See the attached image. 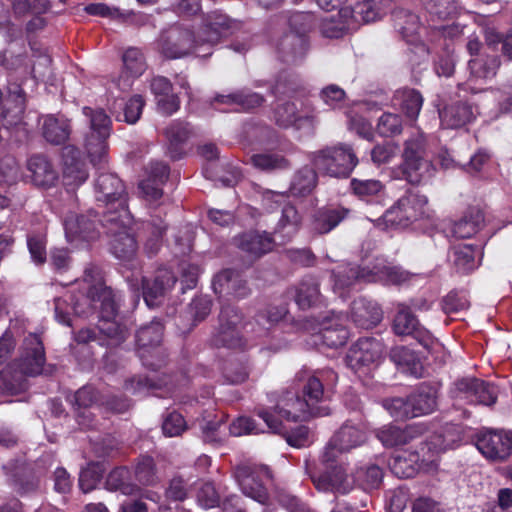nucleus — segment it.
Wrapping results in <instances>:
<instances>
[{"label": "nucleus", "instance_id": "obj_1", "mask_svg": "<svg viewBox=\"0 0 512 512\" xmlns=\"http://www.w3.org/2000/svg\"><path fill=\"white\" fill-rule=\"evenodd\" d=\"M336 379L337 374L332 369H303L295 376L301 395L284 389L268 393L267 400L273 411L287 420L300 421L326 416L330 413L325 405L326 392Z\"/></svg>", "mask_w": 512, "mask_h": 512}, {"label": "nucleus", "instance_id": "obj_2", "mask_svg": "<svg viewBox=\"0 0 512 512\" xmlns=\"http://www.w3.org/2000/svg\"><path fill=\"white\" fill-rule=\"evenodd\" d=\"M95 199L106 206L104 221L125 225L130 222L131 213L127 205L125 185L117 174L97 172L94 181Z\"/></svg>", "mask_w": 512, "mask_h": 512}, {"label": "nucleus", "instance_id": "obj_3", "mask_svg": "<svg viewBox=\"0 0 512 512\" xmlns=\"http://www.w3.org/2000/svg\"><path fill=\"white\" fill-rule=\"evenodd\" d=\"M346 452L340 449L331 438L326 444L319 467L309 472L310 478L318 491L347 494L351 490L345 466L339 461L340 455Z\"/></svg>", "mask_w": 512, "mask_h": 512}, {"label": "nucleus", "instance_id": "obj_4", "mask_svg": "<svg viewBox=\"0 0 512 512\" xmlns=\"http://www.w3.org/2000/svg\"><path fill=\"white\" fill-rule=\"evenodd\" d=\"M94 305L90 306L99 313L98 335L103 337L104 346L116 347L127 339V329L115 320L119 310L120 297L114 290L96 289L90 292Z\"/></svg>", "mask_w": 512, "mask_h": 512}, {"label": "nucleus", "instance_id": "obj_5", "mask_svg": "<svg viewBox=\"0 0 512 512\" xmlns=\"http://www.w3.org/2000/svg\"><path fill=\"white\" fill-rule=\"evenodd\" d=\"M438 389L427 382L419 384L406 397H393L383 401V407L395 420L429 415L437 409Z\"/></svg>", "mask_w": 512, "mask_h": 512}, {"label": "nucleus", "instance_id": "obj_6", "mask_svg": "<svg viewBox=\"0 0 512 512\" xmlns=\"http://www.w3.org/2000/svg\"><path fill=\"white\" fill-rule=\"evenodd\" d=\"M428 199L417 189H408L405 193L376 220L378 228L405 229L423 218Z\"/></svg>", "mask_w": 512, "mask_h": 512}, {"label": "nucleus", "instance_id": "obj_7", "mask_svg": "<svg viewBox=\"0 0 512 512\" xmlns=\"http://www.w3.org/2000/svg\"><path fill=\"white\" fill-rule=\"evenodd\" d=\"M311 162L315 169L324 175L348 178L359 160L349 144L338 143L313 152Z\"/></svg>", "mask_w": 512, "mask_h": 512}, {"label": "nucleus", "instance_id": "obj_8", "mask_svg": "<svg viewBox=\"0 0 512 512\" xmlns=\"http://www.w3.org/2000/svg\"><path fill=\"white\" fill-rule=\"evenodd\" d=\"M83 114L88 118L90 126V131L85 136L84 148L91 164L99 170L106 162L107 139L110 136L112 121L101 108L84 107Z\"/></svg>", "mask_w": 512, "mask_h": 512}, {"label": "nucleus", "instance_id": "obj_9", "mask_svg": "<svg viewBox=\"0 0 512 512\" xmlns=\"http://www.w3.org/2000/svg\"><path fill=\"white\" fill-rule=\"evenodd\" d=\"M265 208L273 212L281 210V216L274 228V234L280 237L281 242H289L299 232L302 226V215L294 204L289 201L287 192L267 190L263 193Z\"/></svg>", "mask_w": 512, "mask_h": 512}, {"label": "nucleus", "instance_id": "obj_10", "mask_svg": "<svg viewBox=\"0 0 512 512\" xmlns=\"http://www.w3.org/2000/svg\"><path fill=\"white\" fill-rule=\"evenodd\" d=\"M219 325L213 332L210 343L215 348L245 349L247 342L242 334L244 316L233 305H224L219 313Z\"/></svg>", "mask_w": 512, "mask_h": 512}, {"label": "nucleus", "instance_id": "obj_11", "mask_svg": "<svg viewBox=\"0 0 512 512\" xmlns=\"http://www.w3.org/2000/svg\"><path fill=\"white\" fill-rule=\"evenodd\" d=\"M316 16L311 12L295 11L288 17L290 32L282 37L279 50L292 59L302 57L308 47V34L316 25Z\"/></svg>", "mask_w": 512, "mask_h": 512}, {"label": "nucleus", "instance_id": "obj_12", "mask_svg": "<svg viewBox=\"0 0 512 512\" xmlns=\"http://www.w3.org/2000/svg\"><path fill=\"white\" fill-rule=\"evenodd\" d=\"M254 414L265 423L271 433L282 436L291 447L300 449L308 447L313 443L311 431L307 426L287 427L284 421H294L279 416L273 411L270 403L255 407Z\"/></svg>", "mask_w": 512, "mask_h": 512}, {"label": "nucleus", "instance_id": "obj_13", "mask_svg": "<svg viewBox=\"0 0 512 512\" xmlns=\"http://www.w3.org/2000/svg\"><path fill=\"white\" fill-rule=\"evenodd\" d=\"M163 334L164 325L160 321H152L137 330L135 335L143 365L154 371L160 369L166 361V354L161 346Z\"/></svg>", "mask_w": 512, "mask_h": 512}, {"label": "nucleus", "instance_id": "obj_14", "mask_svg": "<svg viewBox=\"0 0 512 512\" xmlns=\"http://www.w3.org/2000/svg\"><path fill=\"white\" fill-rule=\"evenodd\" d=\"M235 479L242 493L261 505L270 503L265 482L272 479V472L266 465L242 464L234 471Z\"/></svg>", "mask_w": 512, "mask_h": 512}, {"label": "nucleus", "instance_id": "obj_15", "mask_svg": "<svg viewBox=\"0 0 512 512\" xmlns=\"http://www.w3.org/2000/svg\"><path fill=\"white\" fill-rule=\"evenodd\" d=\"M241 28L242 21L230 17L221 9H215L204 16L203 26L197 37L202 46L207 44L212 47Z\"/></svg>", "mask_w": 512, "mask_h": 512}, {"label": "nucleus", "instance_id": "obj_16", "mask_svg": "<svg viewBox=\"0 0 512 512\" xmlns=\"http://www.w3.org/2000/svg\"><path fill=\"white\" fill-rule=\"evenodd\" d=\"M104 211L102 217L98 212L89 210L86 214H69L65 217L63 226L66 237L69 241L84 240L91 241L99 237V227L106 228V231L111 225V222L104 221Z\"/></svg>", "mask_w": 512, "mask_h": 512}, {"label": "nucleus", "instance_id": "obj_17", "mask_svg": "<svg viewBox=\"0 0 512 512\" xmlns=\"http://www.w3.org/2000/svg\"><path fill=\"white\" fill-rule=\"evenodd\" d=\"M158 47L166 58L177 59L186 56L192 49L199 53L202 45L190 30L173 26L161 32Z\"/></svg>", "mask_w": 512, "mask_h": 512}, {"label": "nucleus", "instance_id": "obj_18", "mask_svg": "<svg viewBox=\"0 0 512 512\" xmlns=\"http://www.w3.org/2000/svg\"><path fill=\"white\" fill-rule=\"evenodd\" d=\"M425 145L422 140L410 139L405 142L403 161L399 166L401 177L412 185L421 183L432 164L424 158Z\"/></svg>", "mask_w": 512, "mask_h": 512}, {"label": "nucleus", "instance_id": "obj_19", "mask_svg": "<svg viewBox=\"0 0 512 512\" xmlns=\"http://www.w3.org/2000/svg\"><path fill=\"white\" fill-rule=\"evenodd\" d=\"M383 354V344L374 337H360L345 357L347 366L355 373H366L377 365Z\"/></svg>", "mask_w": 512, "mask_h": 512}, {"label": "nucleus", "instance_id": "obj_20", "mask_svg": "<svg viewBox=\"0 0 512 512\" xmlns=\"http://www.w3.org/2000/svg\"><path fill=\"white\" fill-rule=\"evenodd\" d=\"M392 329L396 335H410L424 348H429L434 342L432 333L422 326L418 318L411 311V307L401 303L394 316Z\"/></svg>", "mask_w": 512, "mask_h": 512}, {"label": "nucleus", "instance_id": "obj_21", "mask_svg": "<svg viewBox=\"0 0 512 512\" xmlns=\"http://www.w3.org/2000/svg\"><path fill=\"white\" fill-rule=\"evenodd\" d=\"M177 278L167 268L158 269L152 277H143L141 281L142 296L149 308L162 305L166 294L174 287Z\"/></svg>", "mask_w": 512, "mask_h": 512}, {"label": "nucleus", "instance_id": "obj_22", "mask_svg": "<svg viewBox=\"0 0 512 512\" xmlns=\"http://www.w3.org/2000/svg\"><path fill=\"white\" fill-rule=\"evenodd\" d=\"M27 376H37L43 371L46 354L43 341L37 334H28L22 343L18 360L14 361Z\"/></svg>", "mask_w": 512, "mask_h": 512}, {"label": "nucleus", "instance_id": "obj_23", "mask_svg": "<svg viewBox=\"0 0 512 512\" xmlns=\"http://www.w3.org/2000/svg\"><path fill=\"white\" fill-rule=\"evenodd\" d=\"M475 445L490 460L503 461L512 453V437L504 432L481 431L476 435Z\"/></svg>", "mask_w": 512, "mask_h": 512}, {"label": "nucleus", "instance_id": "obj_24", "mask_svg": "<svg viewBox=\"0 0 512 512\" xmlns=\"http://www.w3.org/2000/svg\"><path fill=\"white\" fill-rule=\"evenodd\" d=\"M273 120L278 127L283 129L291 127L297 130L303 128L312 129L317 123V115L314 110L300 114L294 102L285 101L274 107Z\"/></svg>", "mask_w": 512, "mask_h": 512}, {"label": "nucleus", "instance_id": "obj_25", "mask_svg": "<svg viewBox=\"0 0 512 512\" xmlns=\"http://www.w3.org/2000/svg\"><path fill=\"white\" fill-rule=\"evenodd\" d=\"M351 213V209L340 204H327L319 207L311 216L312 230L319 235L328 234L347 220Z\"/></svg>", "mask_w": 512, "mask_h": 512}, {"label": "nucleus", "instance_id": "obj_26", "mask_svg": "<svg viewBox=\"0 0 512 512\" xmlns=\"http://www.w3.org/2000/svg\"><path fill=\"white\" fill-rule=\"evenodd\" d=\"M133 216L131 215L130 222L121 225L120 223H111L106 233L112 235L110 241L111 253L121 261H132L137 254L138 244L135 236L127 231V226L132 223Z\"/></svg>", "mask_w": 512, "mask_h": 512}, {"label": "nucleus", "instance_id": "obj_27", "mask_svg": "<svg viewBox=\"0 0 512 512\" xmlns=\"http://www.w3.org/2000/svg\"><path fill=\"white\" fill-rule=\"evenodd\" d=\"M427 431L428 425L422 422L406 425L405 428L388 425L378 430L377 438L385 447L392 448L406 445Z\"/></svg>", "mask_w": 512, "mask_h": 512}, {"label": "nucleus", "instance_id": "obj_28", "mask_svg": "<svg viewBox=\"0 0 512 512\" xmlns=\"http://www.w3.org/2000/svg\"><path fill=\"white\" fill-rule=\"evenodd\" d=\"M170 167L163 161H152L147 168V177L139 183V189L151 201L163 196V185L169 178Z\"/></svg>", "mask_w": 512, "mask_h": 512}, {"label": "nucleus", "instance_id": "obj_29", "mask_svg": "<svg viewBox=\"0 0 512 512\" xmlns=\"http://www.w3.org/2000/svg\"><path fill=\"white\" fill-rule=\"evenodd\" d=\"M274 243V238L267 232L249 231L236 238L237 247L248 255L251 262L271 252Z\"/></svg>", "mask_w": 512, "mask_h": 512}, {"label": "nucleus", "instance_id": "obj_30", "mask_svg": "<svg viewBox=\"0 0 512 512\" xmlns=\"http://www.w3.org/2000/svg\"><path fill=\"white\" fill-rule=\"evenodd\" d=\"M167 140V155L174 161L182 159L186 155L187 141L192 135V129L188 122L180 119L173 120L164 130Z\"/></svg>", "mask_w": 512, "mask_h": 512}, {"label": "nucleus", "instance_id": "obj_31", "mask_svg": "<svg viewBox=\"0 0 512 512\" xmlns=\"http://www.w3.org/2000/svg\"><path fill=\"white\" fill-rule=\"evenodd\" d=\"M93 344L104 346L103 337L98 335L96 328H82L73 333L70 344L71 353L79 364H90L94 357Z\"/></svg>", "mask_w": 512, "mask_h": 512}, {"label": "nucleus", "instance_id": "obj_32", "mask_svg": "<svg viewBox=\"0 0 512 512\" xmlns=\"http://www.w3.org/2000/svg\"><path fill=\"white\" fill-rule=\"evenodd\" d=\"M351 319L359 328L372 329L382 321L383 311L376 301L359 297L351 303Z\"/></svg>", "mask_w": 512, "mask_h": 512}, {"label": "nucleus", "instance_id": "obj_33", "mask_svg": "<svg viewBox=\"0 0 512 512\" xmlns=\"http://www.w3.org/2000/svg\"><path fill=\"white\" fill-rule=\"evenodd\" d=\"M334 285L339 289H349L356 283H380V266L347 267L343 271L333 272Z\"/></svg>", "mask_w": 512, "mask_h": 512}, {"label": "nucleus", "instance_id": "obj_34", "mask_svg": "<svg viewBox=\"0 0 512 512\" xmlns=\"http://www.w3.org/2000/svg\"><path fill=\"white\" fill-rule=\"evenodd\" d=\"M41 132L48 143L64 145L72 132L70 120L60 114L45 115L42 117Z\"/></svg>", "mask_w": 512, "mask_h": 512}, {"label": "nucleus", "instance_id": "obj_35", "mask_svg": "<svg viewBox=\"0 0 512 512\" xmlns=\"http://www.w3.org/2000/svg\"><path fill=\"white\" fill-rule=\"evenodd\" d=\"M27 169L35 186L50 188L58 181V172L45 155H32L27 161Z\"/></svg>", "mask_w": 512, "mask_h": 512}, {"label": "nucleus", "instance_id": "obj_36", "mask_svg": "<svg viewBox=\"0 0 512 512\" xmlns=\"http://www.w3.org/2000/svg\"><path fill=\"white\" fill-rule=\"evenodd\" d=\"M264 102L265 98L262 94L244 88L226 95L218 94L214 97L212 103L235 106L237 107L236 111L249 112L262 106Z\"/></svg>", "mask_w": 512, "mask_h": 512}, {"label": "nucleus", "instance_id": "obj_37", "mask_svg": "<svg viewBox=\"0 0 512 512\" xmlns=\"http://www.w3.org/2000/svg\"><path fill=\"white\" fill-rule=\"evenodd\" d=\"M392 103L409 121L414 122L420 114L424 98L419 90L403 87L395 91Z\"/></svg>", "mask_w": 512, "mask_h": 512}, {"label": "nucleus", "instance_id": "obj_38", "mask_svg": "<svg viewBox=\"0 0 512 512\" xmlns=\"http://www.w3.org/2000/svg\"><path fill=\"white\" fill-rule=\"evenodd\" d=\"M395 30L407 43L419 40L421 23L419 16L405 8H395L391 13Z\"/></svg>", "mask_w": 512, "mask_h": 512}, {"label": "nucleus", "instance_id": "obj_39", "mask_svg": "<svg viewBox=\"0 0 512 512\" xmlns=\"http://www.w3.org/2000/svg\"><path fill=\"white\" fill-rule=\"evenodd\" d=\"M475 119L473 107L468 102L458 101L446 106L440 112L441 125L449 129H459Z\"/></svg>", "mask_w": 512, "mask_h": 512}, {"label": "nucleus", "instance_id": "obj_40", "mask_svg": "<svg viewBox=\"0 0 512 512\" xmlns=\"http://www.w3.org/2000/svg\"><path fill=\"white\" fill-rule=\"evenodd\" d=\"M320 297L319 280L312 274L303 276L294 287V301L301 310L317 305Z\"/></svg>", "mask_w": 512, "mask_h": 512}, {"label": "nucleus", "instance_id": "obj_41", "mask_svg": "<svg viewBox=\"0 0 512 512\" xmlns=\"http://www.w3.org/2000/svg\"><path fill=\"white\" fill-rule=\"evenodd\" d=\"M331 438L333 443H337L340 449L347 452L364 444L367 440V434L362 423L354 424L348 420Z\"/></svg>", "mask_w": 512, "mask_h": 512}, {"label": "nucleus", "instance_id": "obj_42", "mask_svg": "<svg viewBox=\"0 0 512 512\" xmlns=\"http://www.w3.org/2000/svg\"><path fill=\"white\" fill-rule=\"evenodd\" d=\"M484 220V212L479 207H469L464 215L454 223L453 235L460 239L470 238L482 228Z\"/></svg>", "mask_w": 512, "mask_h": 512}, {"label": "nucleus", "instance_id": "obj_43", "mask_svg": "<svg viewBox=\"0 0 512 512\" xmlns=\"http://www.w3.org/2000/svg\"><path fill=\"white\" fill-rule=\"evenodd\" d=\"M26 374L12 362L0 371V394L18 395L26 390Z\"/></svg>", "mask_w": 512, "mask_h": 512}, {"label": "nucleus", "instance_id": "obj_44", "mask_svg": "<svg viewBox=\"0 0 512 512\" xmlns=\"http://www.w3.org/2000/svg\"><path fill=\"white\" fill-rule=\"evenodd\" d=\"M319 337L328 348H339L346 344L349 338L348 329L337 319H324L321 323Z\"/></svg>", "mask_w": 512, "mask_h": 512}, {"label": "nucleus", "instance_id": "obj_45", "mask_svg": "<svg viewBox=\"0 0 512 512\" xmlns=\"http://www.w3.org/2000/svg\"><path fill=\"white\" fill-rule=\"evenodd\" d=\"M390 360L404 372L416 377L421 376L423 370L421 361L415 351L406 346H396L390 350Z\"/></svg>", "mask_w": 512, "mask_h": 512}, {"label": "nucleus", "instance_id": "obj_46", "mask_svg": "<svg viewBox=\"0 0 512 512\" xmlns=\"http://www.w3.org/2000/svg\"><path fill=\"white\" fill-rule=\"evenodd\" d=\"M317 170L309 166L300 168L293 176L289 193L296 197L309 195L317 185Z\"/></svg>", "mask_w": 512, "mask_h": 512}, {"label": "nucleus", "instance_id": "obj_47", "mask_svg": "<svg viewBox=\"0 0 512 512\" xmlns=\"http://www.w3.org/2000/svg\"><path fill=\"white\" fill-rule=\"evenodd\" d=\"M130 480L131 474L127 467H115L106 478V487L110 491H120L124 495H137L140 488Z\"/></svg>", "mask_w": 512, "mask_h": 512}, {"label": "nucleus", "instance_id": "obj_48", "mask_svg": "<svg viewBox=\"0 0 512 512\" xmlns=\"http://www.w3.org/2000/svg\"><path fill=\"white\" fill-rule=\"evenodd\" d=\"M250 162L258 170L267 173L291 168V162L279 153L253 154L250 158Z\"/></svg>", "mask_w": 512, "mask_h": 512}, {"label": "nucleus", "instance_id": "obj_49", "mask_svg": "<svg viewBox=\"0 0 512 512\" xmlns=\"http://www.w3.org/2000/svg\"><path fill=\"white\" fill-rule=\"evenodd\" d=\"M123 72L132 78L140 77L147 69L146 58L141 49L137 47L127 48L123 55Z\"/></svg>", "mask_w": 512, "mask_h": 512}, {"label": "nucleus", "instance_id": "obj_50", "mask_svg": "<svg viewBox=\"0 0 512 512\" xmlns=\"http://www.w3.org/2000/svg\"><path fill=\"white\" fill-rule=\"evenodd\" d=\"M419 454L411 453L409 457L405 455H397L389 462L390 471L398 478H412L419 469L418 466Z\"/></svg>", "mask_w": 512, "mask_h": 512}, {"label": "nucleus", "instance_id": "obj_51", "mask_svg": "<svg viewBox=\"0 0 512 512\" xmlns=\"http://www.w3.org/2000/svg\"><path fill=\"white\" fill-rule=\"evenodd\" d=\"M499 66L500 60L497 56L478 57L468 62L471 75L481 79L495 76Z\"/></svg>", "mask_w": 512, "mask_h": 512}, {"label": "nucleus", "instance_id": "obj_52", "mask_svg": "<svg viewBox=\"0 0 512 512\" xmlns=\"http://www.w3.org/2000/svg\"><path fill=\"white\" fill-rule=\"evenodd\" d=\"M354 477L365 490L375 489L382 483L383 470L376 464L363 465L356 469Z\"/></svg>", "mask_w": 512, "mask_h": 512}, {"label": "nucleus", "instance_id": "obj_53", "mask_svg": "<svg viewBox=\"0 0 512 512\" xmlns=\"http://www.w3.org/2000/svg\"><path fill=\"white\" fill-rule=\"evenodd\" d=\"M486 44L493 49L501 44L502 55L508 60L512 61V28L506 33L502 34L493 28L485 31Z\"/></svg>", "mask_w": 512, "mask_h": 512}, {"label": "nucleus", "instance_id": "obj_54", "mask_svg": "<svg viewBox=\"0 0 512 512\" xmlns=\"http://www.w3.org/2000/svg\"><path fill=\"white\" fill-rule=\"evenodd\" d=\"M469 305L466 293L458 290L450 291L440 301L441 309L447 315L467 310Z\"/></svg>", "mask_w": 512, "mask_h": 512}, {"label": "nucleus", "instance_id": "obj_55", "mask_svg": "<svg viewBox=\"0 0 512 512\" xmlns=\"http://www.w3.org/2000/svg\"><path fill=\"white\" fill-rule=\"evenodd\" d=\"M287 313L286 305H268L255 314V321L268 329L284 319Z\"/></svg>", "mask_w": 512, "mask_h": 512}, {"label": "nucleus", "instance_id": "obj_56", "mask_svg": "<svg viewBox=\"0 0 512 512\" xmlns=\"http://www.w3.org/2000/svg\"><path fill=\"white\" fill-rule=\"evenodd\" d=\"M377 132L383 137H393L403 130L402 117L394 113H383L377 123Z\"/></svg>", "mask_w": 512, "mask_h": 512}, {"label": "nucleus", "instance_id": "obj_57", "mask_svg": "<svg viewBox=\"0 0 512 512\" xmlns=\"http://www.w3.org/2000/svg\"><path fill=\"white\" fill-rule=\"evenodd\" d=\"M349 187L352 193L360 199L375 196L383 189L381 181L376 179L352 178Z\"/></svg>", "mask_w": 512, "mask_h": 512}, {"label": "nucleus", "instance_id": "obj_58", "mask_svg": "<svg viewBox=\"0 0 512 512\" xmlns=\"http://www.w3.org/2000/svg\"><path fill=\"white\" fill-rule=\"evenodd\" d=\"M349 8L354 18L360 17L366 23L376 21L382 16L381 10L374 5L373 0H356Z\"/></svg>", "mask_w": 512, "mask_h": 512}, {"label": "nucleus", "instance_id": "obj_59", "mask_svg": "<svg viewBox=\"0 0 512 512\" xmlns=\"http://www.w3.org/2000/svg\"><path fill=\"white\" fill-rule=\"evenodd\" d=\"M83 280L84 282L89 284V287L86 292L85 300L89 303L90 306L94 305V301L92 297L90 296V292L96 288L99 289H107L112 290L110 287L106 286L103 281L102 271L101 269L95 265V264H88L83 273Z\"/></svg>", "mask_w": 512, "mask_h": 512}, {"label": "nucleus", "instance_id": "obj_60", "mask_svg": "<svg viewBox=\"0 0 512 512\" xmlns=\"http://www.w3.org/2000/svg\"><path fill=\"white\" fill-rule=\"evenodd\" d=\"M286 259L295 266L313 267L317 263V256L309 247L288 248L284 251Z\"/></svg>", "mask_w": 512, "mask_h": 512}, {"label": "nucleus", "instance_id": "obj_61", "mask_svg": "<svg viewBox=\"0 0 512 512\" xmlns=\"http://www.w3.org/2000/svg\"><path fill=\"white\" fill-rule=\"evenodd\" d=\"M47 239L43 234H28L27 247L33 262L37 265H42L47 260L46 251Z\"/></svg>", "mask_w": 512, "mask_h": 512}, {"label": "nucleus", "instance_id": "obj_62", "mask_svg": "<svg viewBox=\"0 0 512 512\" xmlns=\"http://www.w3.org/2000/svg\"><path fill=\"white\" fill-rule=\"evenodd\" d=\"M93 452L99 458L115 457L120 450L119 441L111 434H106L92 442Z\"/></svg>", "mask_w": 512, "mask_h": 512}, {"label": "nucleus", "instance_id": "obj_63", "mask_svg": "<svg viewBox=\"0 0 512 512\" xmlns=\"http://www.w3.org/2000/svg\"><path fill=\"white\" fill-rule=\"evenodd\" d=\"M88 171L84 163L64 167L63 178L68 190H74L87 181Z\"/></svg>", "mask_w": 512, "mask_h": 512}, {"label": "nucleus", "instance_id": "obj_64", "mask_svg": "<svg viewBox=\"0 0 512 512\" xmlns=\"http://www.w3.org/2000/svg\"><path fill=\"white\" fill-rule=\"evenodd\" d=\"M97 400V391L92 386L81 387L69 398V401L73 404L74 410L89 409Z\"/></svg>", "mask_w": 512, "mask_h": 512}]
</instances>
